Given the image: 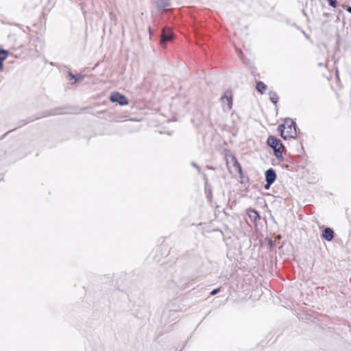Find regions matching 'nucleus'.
Here are the masks:
<instances>
[{
	"instance_id": "1",
	"label": "nucleus",
	"mask_w": 351,
	"mask_h": 351,
	"mask_svg": "<svg viewBox=\"0 0 351 351\" xmlns=\"http://www.w3.org/2000/svg\"><path fill=\"white\" fill-rule=\"evenodd\" d=\"M287 124L286 129L287 130L285 134V140L289 138H295L297 136L296 125L293 121L290 119L285 120Z\"/></svg>"
},
{
	"instance_id": "2",
	"label": "nucleus",
	"mask_w": 351,
	"mask_h": 351,
	"mask_svg": "<svg viewBox=\"0 0 351 351\" xmlns=\"http://www.w3.org/2000/svg\"><path fill=\"white\" fill-rule=\"evenodd\" d=\"M173 38L171 29L169 27L163 28L161 34L160 45L163 48L166 47L167 42L171 41Z\"/></svg>"
},
{
	"instance_id": "3",
	"label": "nucleus",
	"mask_w": 351,
	"mask_h": 351,
	"mask_svg": "<svg viewBox=\"0 0 351 351\" xmlns=\"http://www.w3.org/2000/svg\"><path fill=\"white\" fill-rule=\"evenodd\" d=\"M110 99L113 103H118L121 106H125L128 104L127 98L122 94L115 92L111 94Z\"/></svg>"
},
{
	"instance_id": "4",
	"label": "nucleus",
	"mask_w": 351,
	"mask_h": 351,
	"mask_svg": "<svg viewBox=\"0 0 351 351\" xmlns=\"http://www.w3.org/2000/svg\"><path fill=\"white\" fill-rule=\"evenodd\" d=\"M267 145L273 149L283 147L281 141L274 136H269L267 140Z\"/></svg>"
},
{
	"instance_id": "5",
	"label": "nucleus",
	"mask_w": 351,
	"mask_h": 351,
	"mask_svg": "<svg viewBox=\"0 0 351 351\" xmlns=\"http://www.w3.org/2000/svg\"><path fill=\"white\" fill-rule=\"evenodd\" d=\"M265 176L266 182H268L269 184H272L276 179V171L271 168L265 171Z\"/></svg>"
},
{
	"instance_id": "6",
	"label": "nucleus",
	"mask_w": 351,
	"mask_h": 351,
	"mask_svg": "<svg viewBox=\"0 0 351 351\" xmlns=\"http://www.w3.org/2000/svg\"><path fill=\"white\" fill-rule=\"evenodd\" d=\"M153 3L158 10L165 9L171 5L170 0H153Z\"/></svg>"
},
{
	"instance_id": "7",
	"label": "nucleus",
	"mask_w": 351,
	"mask_h": 351,
	"mask_svg": "<svg viewBox=\"0 0 351 351\" xmlns=\"http://www.w3.org/2000/svg\"><path fill=\"white\" fill-rule=\"evenodd\" d=\"M322 237L328 241H330L334 238V232L333 230L330 228H326L323 230L322 232Z\"/></svg>"
},
{
	"instance_id": "8",
	"label": "nucleus",
	"mask_w": 351,
	"mask_h": 351,
	"mask_svg": "<svg viewBox=\"0 0 351 351\" xmlns=\"http://www.w3.org/2000/svg\"><path fill=\"white\" fill-rule=\"evenodd\" d=\"M247 215L250 219L252 221H256L258 219H260V216L256 210L254 209H249L247 210Z\"/></svg>"
},
{
	"instance_id": "9",
	"label": "nucleus",
	"mask_w": 351,
	"mask_h": 351,
	"mask_svg": "<svg viewBox=\"0 0 351 351\" xmlns=\"http://www.w3.org/2000/svg\"><path fill=\"white\" fill-rule=\"evenodd\" d=\"M285 149V148L284 146H283V147H280V148L274 149V156L276 157L277 159H278L280 160H283L282 152Z\"/></svg>"
},
{
	"instance_id": "10",
	"label": "nucleus",
	"mask_w": 351,
	"mask_h": 351,
	"mask_svg": "<svg viewBox=\"0 0 351 351\" xmlns=\"http://www.w3.org/2000/svg\"><path fill=\"white\" fill-rule=\"evenodd\" d=\"M8 51L5 49H0V70L3 66V62L7 58Z\"/></svg>"
},
{
	"instance_id": "11",
	"label": "nucleus",
	"mask_w": 351,
	"mask_h": 351,
	"mask_svg": "<svg viewBox=\"0 0 351 351\" xmlns=\"http://www.w3.org/2000/svg\"><path fill=\"white\" fill-rule=\"evenodd\" d=\"M256 90L263 94L267 88V86L263 82H258L256 83Z\"/></svg>"
},
{
	"instance_id": "12",
	"label": "nucleus",
	"mask_w": 351,
	"mask_h": 351,
	"mask_svg": "<svg viewBox=\"0 0 351 351\" xmlns=\"http://www.w3.org/2000/svg\"><path fill=\"white\" fill-rule=\"evenodd\" d=\"M269 97H270V100L272 103H274V104H276L278 101V96L277 95V93L276 92H269Z\"/></svg>"
},
{
	"instance_id": "13",
	"label": "nucleus",
	"mask_w": 351,
	"mask_h": 351,
	"mask_svg": "<svg viewBox=\"0 0 351 351\" xmlns=\"http://www.w3.org/2000/svg\"><path fill=\"white\" fill-rule=\"evenodd\" d=\"M287 124L285 122L282 124H280L278 127V130L280 132V136L282 138L285 137L286 132H285V130L286 129Z\"/></svg>"
},
{
	"instance_id": "14",
	"label": "nucleus",
	"mask_w": 351,
	"mask_h": 351,
	"mask_svg": "<svg viewBox=\"0 0 351 351\" xmlns=\"http://www.w3.org/2000/svg\"><path fill=\"white\" fill-rule=\"evenodd\" d=\"M328 1V4L333 7V8H335L336 7V4H337V1L336 0H327Z\"/></svg>"
},
{
	"instance_id": "15",
	"label": "nucleus",
	"mask_w": 351,
	"mask_h": 351,
	"mask_svg": "<svg viewBox=\"0 0 351 351\" xmlns=\"http://www.w3.org/2000/svg\"><path fill=\"white\" fill-rule=\"evenodd\" d=\"M109 16H110V19L112 21H114V23H116V21H117L116 15L113 12H110Z\"/></svg>"
},
{
	"instance_id": "16",
	"label": "nucleus",
	"mask_w": 351,
	"mask_h": 351,
	"mask_svg": "<svg viewBox=\"0 0 351 351\" xmlns=\"http://www.w3.org/2000/svg\"><path fill=\"white\" fill-rule=\"evenodd\" d=\"M220 289H215L214 290H213L211 292H210V295H216L217 293H218L219 292Z\"/></svg>"
},
{
	"instance_id": "17",
	"label": "nucleus",
	"mask_w": 351,
	"mask_h": 351,
	"mask_svg": "<svg viewBox=\"0 0 351 351\" xmlns=\"http://www.w3.org/2000/svg\"><path fill=\"white\" fill-rule=\"evenodd\" d=\"M191 165L193 167L196 168L199 172L200 171V167L196 163L192 162Z\"/></svg>"
},
{
	"instance_id": "18",
	"label": "nucleus",
	"mask_w": 351,
	"mask_h": 351,
	"mask_svg": "<svg viewBox=\"0 0 351 351\" xmlns=\"http://www.w3.org/2000/svg\"><path fill=\"white\" fill-rule=\"evenodd\" d=\"M69 75L71 76V77L72 79H75V82H77V81L78 80V79H77V78L75 77V75H73L71 73H69Z\"/></svg>"
},
{
	"instance_id": "19",
	"label": "nucleus",
	"mask_w": 351,
	"mask_h": 351,
	"mask_svg": "<svg viewBox=\"0 0 351 351\" xmlns=\"http://www.w3.org/2000/svg\"><path fill=\"white\" fill-rule=\"evenodd\" d=\"M271 184H269L268 182L265 185V189H269Z\"/></svg>"
},
{
	"instance_id": "20",
	"label": "nucleus",
	"mask_w": 351,
	"mask_h": 351,
	"mask_svg": "<svg viewBox=\"0 0 351 351\" xmlns=\"http://www.w3.org/2000/svg\"><path fill=\"white\" fill-rule=\"evenodd\" d=\"M347 11H348V12L351 13V7H350V6H349V7H348V8H347Z\"/></svg>"
},
{
	"instance_id": "21",
	"label": "nucleus",
	"mask_w": 351,
	"mask_h": 351,
	"mask_svg": "<svg viewBox=\"0 0 351 351\" xmlns=\"http://www.w3.org/2000/svg\"><path fill=\"white\" fill-rule=\"evenodd\" d=\"M221 99H226L228 101H229V98L228 97H223Z\"/></svg>"
},
{
	"instance_id": "22",
	"label": "nucleus",
	"mask_w": 351,
	"mask_h": 351,
	"mask_svg": "<svg viewBox=\"0 0 351 351\" xmlns=\"http://www.w3.org/2000/svg\"><path fill=\"white\" fill-rule=\"evenodd\" d=\"M237 52H238V53L239 54V53H241V49H237Z\"/></svg>"
}]
</instances>
